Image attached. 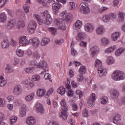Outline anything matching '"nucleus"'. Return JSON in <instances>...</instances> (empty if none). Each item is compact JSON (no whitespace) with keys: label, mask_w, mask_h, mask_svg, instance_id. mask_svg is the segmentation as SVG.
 Listing matches in <instances>:
<instances>
[{"label":"nucleus","mask_w":125,"mask_h":125,"mask_svg":"<svg viewBox=\"0 0 125 125\" xmlns=\"http://www.w3.org/2000/svg\"><path fill=\"white\" fill-rule=\"evenodd\" d=\"M112 96L114 98H118L120 96V92L117 89H114L112 91Z\"/></svg>","instance_id":"f704fd0d"},{"label":"nucleus","mask_w":125,"mask_h":125,"mask_svg":"<svg viewBox=\"0 0 125 125\" xmlns=\"http://www.w3.org/2000/svg\"><path fill=\"white\" fill-rule=\"evenodd\" d=\"M9 43L8 38H7V37H5L3 38V41L1 42V47L2 48H8L9 46Z\"/></svg>","instance_id":"ddd939ff"},{"label":"nucleus","mask_w":125,"mask_h":125,"mask_svg":"<svg viewBox=\"0 0 125 125\" xmlns=\"http://www.w3.org/2000/svg\"><path fill=\"white\" fill-rule=\"evenodd\" d=\"M109 17V19L110 20H114V19H115L116 17H117V16L116 15V14H114V13H112L111 14L108 15Z\"/></svg>","instance_id":"0e129e2a"},{"label":"nucleus","mask_w":125,"mask_h":125,"mask_svg":"<svg viewBox=\"0 0 125 125\" xmlns=\"http://www.w3.org/2000/svg\"><path fill=\"white\" fill-rule=\"evenodd\" d=\"M111 78L113 81H121L122 80H125V73L123 71L120 70H117L114 71L112 75Z\"/></svg>","instance_id":"20e7f679"},{"label":"nucleus","mask_w":125,"mask_h":125,"mask_svg":"<svg viewBox=\"0 0 125 125\" xmlns=\"http://www.w3.org/2000/svg\"><path fill=\"white\" fill-rule=\"evenodd\" d=\"M67 96H69V97H73V95H74V91L72 89H69L67 93Z\"/></svg>","instance_id":"864d4df0"},{"label":"nucleus","mask_w":125,"mask_h":125,"mask_svg":"<svg viewBox=\"0 0 125 125\" xmlns=\"http://www.w3.org/2000/svg\"><path fill=\"white\" fill-rule=\"evenodd\" d=\"M84 39H85V33L84 32L79 33L76 37V40L78 42H81L82 40H84Z\"/></svg>","instance_id":"6ab92c4d"},{"label":"nucleus","mask_w":125,"mask_h":125,"mask_svg":"<svg viewBox=\"0 0 125 125\" xmlns=\"http://www.w3.org/2000/svg\"><path fill=\"white\" fill-rule=\"evenodd\" d=\"M55 42L56 44H62V43H63V42H64V40H56L55 41Z\"/></svg>","instance_id":"774afa93"},{"label":"nucleus","mask_w":125,"mask_h":125,"mask_svg":"<svg viewBox=\"0 0 125 125\" xmlns=\"http://www.w3.org/2000/svg\"><path fill=\"white\" fill-rule=\"evenodd\" d=\"M14 103L16 106H20L22 104V101L20 99H16L15 100Z\"/></svg>","instance_id":"ea45409f"},{"label":"nucleus","mask_w":125,"mask_h":125,"mask_svg":"<svg viewBox=\"0 0 125 125\" xmlns=\"http://www.w3.org/2000/svg\"><path fill=\"white\" fill-rule=\"evenodd\" d=\"M26 123L27 125H34L36 123V120H35L34 117H28L26 120Z\"/></svg>","instance_id":"4be33fe9"},{"label":"nucleus","mask_w":125,"mask_h":125,"mask_svg":"<svg viewBox=\"0 0 125 125\" xmlns=\"http://www.w3.org/2000/svg\"><path fill=\"white\" fill-rule=\"evenodd\" d=\"M58 27V29H60L61 30H66V26H65V23L63 22Z\"/></svg>","instance_id":"052dcab7"},{"label":"nucleus","mask_w":125,"mask_h":125,"mask_svg":"<svg viewBox=\"0 0 125 125\" xmlns=\"http://www.w3.org/2000/svg\"><path fill=\"white\" fill-rule=\"evenodd\" d=\"M33 16L34 18L37 20V22L39 23V25H42V20L41 19V16L35 14Z\"/></svg>","instance_id":"c756f323"},{"label":"nucleus","mask_w":125,"mask_h":125,"mask_svg":"<svg viewBox=\"0 0 125 125\" xmlns=\"http://www.w3.org/2000/svg\"><path fill=\"white\" fill-rule=\"evenodd\" d=\"M87 44V42L82 40L80 41V46H82V47H86Z\"/></svg>","instance_id":"bf43d9fd"},{"label":"nucleus","mask_w":125,"mask_h":125,"mask_svg":"<svg viewBox=\"0 0 125 125\" xmlns=\"http://www.w3.org/2000/svg\"><path fill=\"white\" fill-rule=\"evenodd\" d=\"M70 5L71 6V9L72 10H74V9H75L76 7H77V5L76 4V3L74 2H70Z\"/></svg>","instance_id":"4d7b16f0"},{"label":"nucleus","mask_w":125,"mask_h":125,"mask_svg":"<svg viewBox=\"0 0 125 125\" xmlns=\"http://www.w3.org/2000/svg\"><path fill=\"white\" fill-rule=\"evenodd\" d=\"M62 106V112L59 114L60 118H61L62 121H65L68 118V108H67V104L66 101L64 100L61 102Z\"/></svg>","instance_id":"f257e3e1"},{"label":"nucleus","mask_w":125,"mask_h":125,"mask_svg":"<svg viewBox=\"0 0 125 125\" xmlns=\"http://www.w3.org/2000/svg\"><path fill=\"white\" fill-rule=\"evenodd\" d=\"M73 17L72 14H64L63 15V20L68 23L73 21Z\"/></svg>","instance_id":"9b49d317"},{"label":"nucleus","mask_w":125,"mask_h":125,"mask_svg":"<svg viewBox=\"0 0 125 125\" xmlns=\"http://www.w3.org/2000/svg\"><path fill=\"white\" fill-rule=\"evenodd\" d=\"M122 120V117L120 114H115L114 117H113V123L114 124H117L119 121Z\"/></svg>","instance_id":"cd10ccee"},{"label":"nucleus","mask_w":125,"mask_h":125,"mask_svg":"<svg viewBox=\"0 0 125 125\" xmlns=\"http://www.w3.org/2000/svg\"><path fill=\"white\" fill-rule=\"evenodd\" d=\"M71 53L72 56H76V55H78V52L76 49L74 48V47L71 48Z\"/></svg>","instance_id":"de8ad7c7"},{"label":"nucleus","mask_w":125,"mask_h":125,"mask_svg":"<svg viewBox=\"0 0 125 125\" xmlns=\"http://www.w3.org/2000/svg\"><path fill=\"white\" fill-rule=\"evenodd\" d=\"M79 10L81 13H83L84 14H87L90 12V10L88 6H86V4L83 2L80 4L79 6Z\"/></svg>","instance_id":"0eeeda50"},{"label":"nucleus","mask_w":125,"mask_h":125,"mask_svg":"<svg viewBox=\"0 0 125 125\" xmlns=\"http://www.w3.org/2000/svg\"><path fill=\"white\" fill-rule=\"evenodd\" d=\"M27 111V109L22 107L21 110L20 111L21 117H23L24 116H26V111Z\"/></svg>","instance_id":"c03bdc74"},{"label":"nucleus","mask_w":125,"mask_h":125,"mask_svg":"<svg viewBox=\"0 0 125 125\" xmlns=\"http://www.w3.org/2000/svg\"><path fill=\"white\" fill-rule=\"evenodd\" d=\"M101 42L103 45H107L109 43V40L107 38H103Z\"/></svg>","instance_id":"49530a36"},{"label":"nucleus","mask_w":125,"mask_h":125,"mask_svg":"<svg viewBox=\"0 0 125 125\" xmlns=\"http://www.w3.org/2000/svg\"><path fill=\"white\" fill-rule=\"evenodd\" d=\"M49 42H50V39L47 38H44L42 39V41H41V45H42V46H44V45H46V44H48Z\"/></svg>","instance_id":"c85d7f7f"},{"label":"nucleus","mask_w":125,"mask_h":125,"mask_svg":"<svg viewBox=\"0 0 125 125\" xmlns=\"http://www.w3.org/2000/svg\"><path fill=\"white\" fill-rule=\"evenodd\" d=\"M32 79L34 80V81H37V82H39V81H40V75H34L32 77Z\"/></svg>","instance_id":"338daca9"},{"label":"nucleus","mask_w":125,"mask_h":125,"mask_svg":"<svg viewBox=\"0 0 125 125\" xmlns=\"http://www.w3.org/2000/svg\"><path fill=\"white\" fill-rule=\"evenodd\" d=\"M44 79H45V80H49L50 82H51V79L50 78V74H49V73L45 74L44 76Z\"/></svg>","instance_id":"e2e57ef3"},{"label":"nucleus","mask_w":125,"mask_h":125,"mask_svg":"<svg viewBox=\"0 0 125 125\" xmlns=\"http://www.w3.org/2000/svg\"><path fill=\"white\" fill-rule=\"evenodd\" d=\"M76 94L79 95V98H82V97L83 96V92L81 91L80 90L76 91Z\"/></svg>","instance_id":"69168bd1"},{"label":"nucleus","mask_w":125,"mask_h":125,"mask_svg":"<svg viewBox=\"0 0 125 125\" xmlns=\"http://www.w3.org/2000/svg\"><path fill=\"white\" fill-rule=\"evenodd\" d=\"M30 66H36L37 68L39 69H43L44 72H46V69L48 68V65H47V62H46L43 61L42 62H37L36 61H32L29 63Z\"/></svg>","instance_id":"7ed1b4c3"},{"label":"nucleus","mask_w":125,"mask_h":125,"mask_svg":"<svg viewBox=\"0 0 125 125\" xmlns=\"http://www.w3.org/2000/svg\"><path fill=\"white\" fill-rule=\"evenodd\" d=\"M10 121L11 122L10 125H13V123H16L17 121V117L16 116H13L10 118Z\"/></svg>","instance_id":"a18cd8bd"},{"label":"nucleus","mask_w":125,"mask_h":125,"mask_svg":"<svg viewBox=\"0 0 125 125\" xmlns=\"http://www.w3.org/2000/svg\"><path fill=\"white\" fill-rule=\"evenodd\" d=\"M66 88L64 87L63 86H60V87L58 89L57 92L61 94V95H64L65 92H66Z\"/></svg>","instance_id":"5701e85b"},{"label":"nucleus","mask_w":125,"mask_h":125,"mask_svg":"<svg viewBox=\"0 0 125 125\" xmlns=\"http://www.w3.org/2000/svg\"><path fill=\"white\" fill-rule=\"evenodd\" d=\"M52 23V18L50 16V15L47 14L46 17V20L42 21V24H45V25H50Z\"/></svg>","instance_id":"a211bd4d"},{"label":"nucleus","mask_w":125,"mask_h":125,"mask_svg":"<svg viewBox=\"0 0 125 125\" xmlns=\"http://www.w3.org/2000/svg\"><path fill=\"white\" fill-rule=\"evenodd\" d=\"M12 72H13V69H12V67L10 66V65H9V64L7 65L5 72L9 74L10 73H12Z\"/></svg>","instance_id":"4c0bfd02"},{"label":"nucleus","mask_w":125,"mask_h":125,"mask_svg":"<svg viewBox=\"0 0 125 125\" xmlns=\"http://www.w3.org/2000/svg\"><path fill=\"white\" fill-rule=\"evenodd\" d=\"M37 29V23L35 21H30L28 23V29L31 34H33Z\"/></svg>","instance_id":"6e6552de"},{"label":"nucleus","mask_w":125,"mask_h":125,"mask_svg":"<svg viewBox=\"0 0 125 125\" xmlns=\"http://www.w3.org/2000/svg\"><path fill=\"white\" fill-rule=\"evenodd\" d=\"M95 67H98V72L100 77L107 75V70H106V68L102 67V62H101V61L97 60L95 61Z\"/></svg>","instance_id":"f03ea898"},{"label":"nucleus","mask_w":125,"mask_h":125,"mask_svg":"<svg viewBox=\"0 0 125 125\" xmlns=\"http://www.w3.org/2000/svg\"><path fill=\"white\" fill-rule=\"evenodd\" d=\"M15 24H16V21L15 20L11 19L8 22L6 28L8 29V30H10V29L14 28Z\"/></svg>","instance_id":"dca6fc26"},{"label":"nucleus","mask_w":125,"mask_h":125,"mask_svg":"<svg viewBox=\"0 0 125 125\" xmlns=\"http://www.w3.org/2000/svg\"><path fill=\"white\" fill-rule=\"evenodd\" d=\"M125 50V48H120L115 52V55L116 56H120L122 53L124 52Z\"/></svg>","instance_id":"72a5a7b5"},{"label":"nucleus","mask_w":125,"mask_h":125,"mask_svg":"<svg viewBox=\"0 0 125 125\" xmlns=\"http://www.w3.org/2000/svg\"><path fill=\"white\" fill-rule=\"evenodd\" d=\"M6 19H7V17H6V15L4 13L0 14V22L4 23L6 21Z\"/></svg>","instance_id":"a878e982"},{"label":"nucleus","mask_w":125,"mask_h":125,"mask_svg":"<svg viewBox=\"0 0 125 125\" xmlns=\"http://www.w3.org/2000/svg\"><path fill=\"white\" fill-rule=\"evenodd\" d=\"M84 29L86 32H88V33H92L93 30H94V27L92 24L87 23L85 25Z\"/></svg>","instance_id":"4468645a"},{"label":"nucleus","mask_w":125,"mask_h":125,"mask_svg":"<svg viewBox=\"0 0 125 125\" xmlns=\"http://www.w3.org/2000/svg\"><path fill=\"white\" fill-rule=\"evenodd\" d=\"M21 92H22V90H21V85H16L13 91L14 94H15V95H19L21 94Z\"/></svg>","instance_id":"f3484780"},{"label":"nucleus","mask_w":125,"mask_h":125,"mask_svg":"<svg viewBox=\"0 0 125 125\" xmlns=\"http://www.w3.org/2000/svg\"><path fill=\"white\" fill-rule=\"evenodd\" d=\"M114 62V60L113 59V57H109L106 61V62L108 64V65H111V64H113Z\"/></svg>","instance_id":"8fccbe9b"},{"label":"nucleus","mask_w":125,"mask_h":125,"mask_svg":"<svg viewBox=\"0 0 125 125\" xmlns=\"http://www.w3.org/2000/svg\"><path fill=\"white\" fill-rule=\"evenodd\" d=\"M83 25V22L81 21H77L75 25L73 26V28L75 30H80Z\"/></svg>","instance_id":"aec40b11"},{"label":"nucleus","mask_w":125,"mask_h":125,"mask_svg":"<svg viewBox=\"0 0 125 125\" xmlns=\"http://www.w3.org/2000/svg\"><path fill=\"white\" fill-rule=\"evenodd\" d=\"M120 36H121V33L115 32L113 33L111 36L112 41L116 42V41L118 40V38H119Z\"/></svg>","instance_id":"bb28decb"},{"label":"nucleus","mask_w":125,"mask_h":125,"mask_svg":"<svg viewBox=\"0 0 125 125\" xmlns=\"http://www.w3.org/2000/svg\"><path fill=\"white\" fill-rule=\"evenodd\" d=\"M119 17L120 20H121V21H124V20H125V13L123 12L119 13Z\"/></svg>","instance_id":"3c124183"},{"label":"nucleus","mask_w":125,"mask_h":125,"mask_svg":"<svg viewBox=\"0 0 125 125\" xmlns=\"http://www.w3.org/2000/svg\"><path fill=\"white\" fill-rule=\"evenodd\" d=\"M35 70V67H27L24 69L25 72L27 73V74H30V73H32Z\"/></svg>","instance_id":"58836bf2"},{"label":"nucleus","mask_w":125,"mask_h":125,"mask_svg":"<svg viewBox=\"0 0 125 125\" xmlns=\"http://www.w3.org/2000/svg\"><path fill=\"white\" fill-rule=\"evenodd\" d=\"M55 24L57 25V26H60L62 23L63 22L62 21V20L58 19L55 20Z\"/></svg>","instance_id":"603ef678"},{"label":"nucleus","mask_w":125,"mask_h":125,"mask_svg":"<svg viewBox=\"0 0 125 125\" xmlns=\"http://www.w3.org/2000/svg\"><path fill=\"white\" fill-rule=\"evenodd\" d=\"M40 40L38 38L29 40V43L34 46V47H38L40 45Z\"/></svg>","instance_id":"1a4fd4ad"},{"label":"nucleus","mask_w":125,"mask_h":125,"mask_svg":"<svg viewBox=\"0 0 125 125\" xmlns=\"http://www.w3.org/2000/svg\"><path fill=\"white\" fill-rule=\"evenodd\" d=\"M30 8V6L25 4L23 5V9L25 12V13H28L29 12V8Z\"/></svg>","instance_id":"6e6d98bb"},{"label":"nucleus","mask_w":125,"mask_h":125,"mask_svg":"<svg viewBox=\"0 0 125 125\" xmlns=\"http://www.w3.org/2000/svg\"><path fill=\"white\" fill-rule=\"evenodd\" d=\"M36 111L37 113H40V114H43L44 113V108L42 106V104L40 103H37L36 105Z\"/></svg>","instance_id":"2eb2a0df"},{"label":"nucleus","mask_w":125,"mask_h":125,"mask_svg":"<svg viewBox=\"0 0 125 125\" xmlns=\"http://www.w3.org/2000/svg\"><path fill=\"white\" fill-rule=\"evenodd\" d=\"M26 36H24L22 37H21L20 39V45L21 46H25V45H28L29 44V41L26 40Z\"/></svg>","instance_id":"f8f14e48"},{"label":"nucleus","mask_w":125,"mask_h":125,"mask_svg":"<svg viewBox=\"0 0 125 125\" xmlns=\"http://www.w3.org/2000/svg\"><path fill=\"white\" fill-rule=\"evenodd\" d=\"M102 20L104 21V22H105V23H107V22H109L110 21V18L109 17V15H105L103 16L102 18Z\"/></svg>","instance_id":"37998d69"},{"label":"nucleus","mask_w":125,"mask_h":125,"mask_svg":"<svg viewBox=\"0 0 125 125\" xmlns=\"http://www.w3.org/2000/svg\"><path fill=\"white\" fill-rule=\"evenodd\" d=\"M34 96H35V93H32L30 95L26 96L25 97L26 101H28V102H30V101H32Z\"/></svg>","instance_id":"473e14b6"},{"label":"nucleus","mask_w":125,"mask_h":125,"mask_svg":"<svg viewBox=\"0 0 125 125\" xmlns=\"http://www.w3.org/2000/svg\"><path fill=\"white\" fill-rule=\"evenodd\" d=\"M53 2L54 3H53V4L52 5L53 11L55 15H57L58 14V10L60 9V8L62 6L61 4L59 3V2H61L58 1L57 0H53Z\"/></svg>","instance_id":"39448f33"},{"label":"nucleus","mask_w":125,"mask_h":125,"mask_svg":"<svg viewBox=\"0 0 125 125\" xmlns=\"http://www.w3.org/2000/svg\"><path fill=\"white\" fill-rule=\"evenodd\" d=\"M94 101H95V94L92 93L88 99L87 103L88 106H89V107H93L94 106V104H93Z\"/></svg>","instance_id":"9d476101"},{"label":"nucleus","mask_w":125,"mask_h":125,"mask_svg":"<svg viewBox=\"0 0 125 125\" xmlns=\"http://www.w3.org/2000/svg\"><path fill=\"white\" fill-rule=\"evenodd\" d=\"M116 48H117V47L116 46V45H113V46H111L107 48L105 50V53H111V52H113Z\"/></svg>","instance_id":"7c9ffc66"},{"label":"nucleus","mask_w":125,"mask_h":125,"mask_svg":"<svg viewBox=\"0 0 125 125\" xmlns=\"http://www.w3.org/2000/svg\"><path fill=\"white\" fill-rule=\"evenodd\" d=\"M37 1L39 3H42V4L45 6V7H47V3H46L44 0H37Z\"/></svg>","instance_id":"5fc2aeb1"},{"label":"nucleus","mask_w":125,"mask_h":125,"mask_svg":"<svg viewBox=\"0 0 125 125\" xmlns=\"http://www.w3.org/2000/svg\"><path fill=\"white\" fill-rule=\"evenodd\" d=\"M79 72L80 74L77 77V81L79 82H83V75L86 72L85 66L83 65L81 66L79 69Z\"/></svg>","instance_id":"423d86ee"},{"label":"nucleus","mask_w":125,"mask_h":125,"mask_svg":"<svg viewBox=\"0 0 125 125\" xmlns=\"http://www.w3.org/2000/svg\"><path fill=\"white\" fill-rule=\"evenodd\" d=\"M25 86L27 88H30L34 87V86H35V84H34V83L32 82H29L25 84Z\"/></svg>","instance_id":"09e8293b"},{"label":"nucleus","mask_w":125,"mask_h":125,"mask_svg":"<svg viewBox=\"0 0 125 125\" xmlns=\"http://www.w3.org/2000/svg\"><path fill=\"white\" fill-rule=\"evenodd\" d=\"M96 32L98 35H103L104 33V28L102 26H98L96 29Z\"/></svg>","instance_id":"b1692460"},{"label":"nucleus","mask_w":125,"mask_h":125,"mask_svg":"<svg viewBox=\"0 0 125 125\" xmlns=\"http://www.w3.org/2000/svg\"><path fill=\"white\" fill-rule=\"evenodd\" d=\"M45 92H46V90L44 89H40L37 91V95L39 96V97H42L43 96L44 94H45Z\"/></svg>","instance_id":"393cba45"},{"label":"nucleus","mask_w":125,"mask_h":125,"mask_svg":"<svg viewBox=\"0 0 125 125\" xmlns=\"http://www.w3.org/2000/svg\"><path fill=\"white\" fill-rule=\"evenodd\" d=\"M4 120V115L1 112H0V125H5V123L2 122Z\"/></svg>","instance_id":"e433bc0d"},{"label":"nucleus","mask_w":125,"mask_h":125,"mask_svg":"<svg viewBox=\"0 0 125 125\" xmlns=\"http://www.w3.org/2000/svg\"><path fill=\"white\" fill-rule=\"evenodd\" d=\"M99 51V48L97 46H93L91 48V55L93 57L95 56V54L97 53V52Z\"/></svg>","instance_id":"412c9836"},{"label":"nucleus","mask_w":125,"mask_h":125,"mask_svg":"<svg viewBox=\"0 0 125 125\" xmlns=\"http://www.w3.org/2000/svg\"><path fill=\"white\" fill-rule=\"evenodd\" d=\"M101 104H106L108 102V98L107 97H102L101 98Z\"/></svg>","instance_id":"79ce46f5"},{"label":"nucleus","mask_w":125,"mask_h":125,"mask_svg":"<svg viewBox=\"0 0 125 125\" xmlns=\"http://www.w3.org/2000/svg\"><path fill=\"white\" fill-rule=\"evenodd\" d=\"M25 52H24V51L21 50V49H17V54L18 56H19V57H22L23 55H24V54Z\"/></svg>","instance_id":"a19ab883"},{"label":"nucleus","mask_w":125,"mask_h":125,"mask_svg":"<svg viewBox=\"0 0 125 125\" xmlns=\"http://www.w3.org/2000/svg\"><path fill=\"white\" fill-rule=\"evenodd\" d=\"M25 26V23L23 21H20L18 22V24L17 25V29H20V28H23Z\"/></svg>","instance_id":"c9c22d12"},{"label":"nucleus","mask_w":125,"mask_h":125,"mask_svg":"<svg viewBox=\"0 0 125 125\" xmlns=\"http://www.w3.org/2000/svg\"><path fill=\"white\" fill-rule=\"evenodd\" d=\"M117 103L119 104V106L125 105V97H122L120 99H118L117 100Z\"/></svg>","instance_id":"2f4dec72"},{"label":"nucleus","mask_w":125,"mask_h":125,"mask_svg":"<svg viewBox=\"0 0 125 125\" xmlns=\"http://www.w3.org/2000/svg\"><path fill=\"white\" fill-rule=\"evenodd\" d=\"M83 117H84L85 118H87L88 117V110L85 108V110L83 111Z\"/></svg>","instance_id":"680f3d73"},{"label":"nucleus","mask_w":125,"mask_h":125,"mask_svg":"<svg viewBox=\"0 0 125 125\" xmlns=\"http://www.w3.org/2000/svg\"><path fill=\"white\" fill-rule=\"evenodd\" d=\"M49 30L53 35H55V33H56V31H57V29L54 27H50Z\"/></svg>","instance_id":"13d9d810"}]
</instances>
